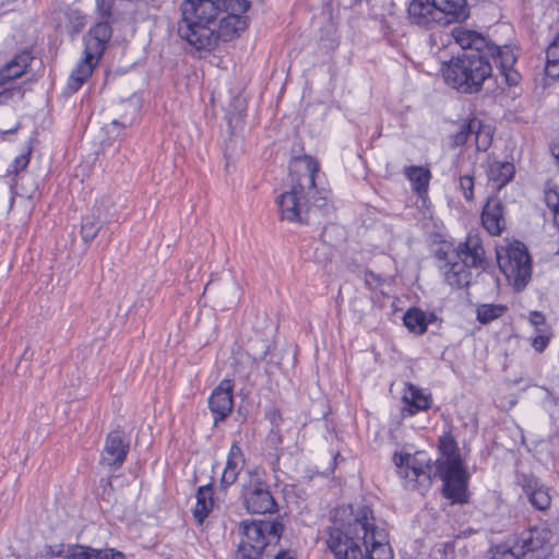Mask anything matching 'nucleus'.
Here are the masks:
<instances>
[{"label":"nucleus","instance_id":"1","mask_svg":"<svg viewBox=\"0 0 559 559\" xmlns=\"http://www.w3.org/2000/svg\"><path fill=\"white\" fill-rule=\"evenodd\" d=\"M326 545L335 559H393L384 523L367 504L336 508Z\"/></svg>","mask_w":559,"mask_h":559},{"label":"nucleus","instance_id":"2","mask_svg":"<svg viewBox=\"0 0 559 559\" xmlns=\"http://www.w3.org/2000/svg\"><path fill=\"white\" fill-rule=\"evenodd\" d=\"M440 457L435 463L431 474L430 460L424 451L414 454L407 452L394 453L393 462L397 474L405 479V486L419 491L427 490L431 479L438 477L443 481V495L452 502L466 501L467 474L464 469L457 444L450 433H444L439 440Z\"/></svg>","mask_w":559,"mask_h":559},{"label":"nucleus","instance_id":"3","mask_svg":"<svg viewBox=\"0 0 559 559\" xmlns=\"http://www.w3.org/2000/svg\"><path fill=\"white\" fill-rule=\"evenodd\" d=\"M290 189L276 199L281 219L308 224L310 222L312 200L313 206L328 209V192L319 191L316 187V175L319 164L310 156L294 158L289 164Z\"/></svg>","mask_w":559,"mask_h":559},{"label":"nucleus","instance_id":"4","mask_svg":"<svg viewBox=\"0 0 559 559\" xmlns=\"http://www.w3.org/2000/svg\"><path fill=\"white\" fill-rule=\"evenodd\" d=\"M179 36L197 49L214 47V26L222 8L214 0H186L180 5Z\"/></svg>","mask_w":559,"mask_h":559},{"label":"nucleus","instance_id":"5","mask_svg":"<svg viewBox=\"0 0 559 559\" xmlns=\"http://www.w3.org/2000/svg\"><path fill=\"white\" fill-rule=\"evenodd\" d=\"M485 249L477 235H468L455 250L449 253L440 266L444 281L455 288L468 286L472 278L471 267H481Z\"/></svg>","mask_w":559,"mask_h":559},{"label":"nucleus","instance_id":"6","mask_svg":"<svg viewBox=\"0 0 559 559\" xmlns=\"http://www.w3.org/2000/svg\"><path fill=\"white\" fill-rule=\"evenodd\" d=\"M452 34L461 48L476 50L479 59H484V63L490 70H492V68H497L498 70H513L516 56L510 46L489 44L486 41L485 37L477 32L463 27H455Z\"/></svg>","mask_w":559,"mask_h":559},{"label":"nucleus","instance_id":"7","mask_svg":"<svg viewBox=\"0 0 559 559\" xmlns=\"http://www.w3.org/2000/svg\"><path fill=\"white\" fill-rule=\"evenodd\" d=\"M242 538L234 559H261L267 546L275 545L283 532L280 523L252 521L242 523Z\"/></svg>","mask_w":559,"mask_h":559},{"label":"nucleus","instance_id":"8","mask_svg":"<svg viewBox=\"0 0 559 559\" xmlns=\"http://www.w3.org/2000/svg\"><path fill=\"white\" fill-rule=\"evenodd\" d=\"M222 15L217 19V24L214 26V46L218 39L231 40L239 36L240 32L247 27V21L241 15L249 9V1L247 0H228L226 5H223Z\"/></svg>","mask_w":559,"mask_h":559},{"label":"nucleus","instance_id":"9","mask_svg":"<svg viewBox=\"0 0 559 559\" xmlns=\"http://www.w3.org/2000/svg\"><path fill=\"white\" fill-rule=\"evenodd\" d=\"M524 245L515 241L497 251V261L508 282L516 290L524 289Z\"/></svg>","mask_w":559,"mask_h":559},{"label":"nucleus","instance_id":"10","mask_svg":"<svg viewBox=\"0 0 559 559\" xmlns=\"http://www.w3.org/2000/svg\"><path fill=\"white\" fill-rule=\"evenodd\" d=\"M243 503L248 512L255 514L273 513L277 509L274 497L266 484L254 479L243 487Z\"/></svg>","mask_w":559,"mask_h":559},{"label":"nucleus","instance_id":"11","mask_svg":"<svg viewBox=\"0 0 559 559\" xmlns=\"http://www.w3.org/2000/svg\"><path fill=\"white\" fill-rule=\"evenodd\" d=\"M111 37V28L107 23L96 24L85 38L83 63L94 70L100 59L106 44Z\"/></svg>","mask_w":559,"mask_h":559},{"label":"nucleus","instance_id":"12","mask_svg":"<svg viewBox=\"0 0 559 559\" xmlns=\"http://www.w3.org/2000/svg\"><path fill=\"white\" fill-rule=\"evenodd\" d=\"M233 381L224 379L212 392L209 399V407L214 415L215 423L223 420L230 414L233 409Z\"/></svg>","mask_w":559,"mask_h":559},{"label":"nucleus","instance_id":"13","mask_svg":"<svg viewBox=\"0 0 559 559\" xmlns=\"http://www.w3.org/2000/svg\"><path fill=\"white\" fill-rule=\"evenodd\" d=\"M128 451L129 441L124 439L123 432L114 430L107 436L102 454V464L118 468L124 462Z\"/></svg>","mask_w":559,"mask_h":559},{"label":"nucleus","instance_id":"14","mask_svg":"<svg viewBox=\"0 0 559 559\" xmlns=\"http://www.w3.org/2000/svg\"><path fill=\"white\" fill-rule=\"evenodd\" d=\"M551 531L546 526L530 530L526 537V559H545L551 549Z\"/></svg>","mask_w":559,"mask_h":559},{"label":"nucleus","instance_id":"15","mask_svg":"<svg viewBox=\"0 0 559 559\" xmlns=\"http://www.w3.org/2000/svg\"><path fill=\"white\" fill-rule=\"evenodd\" d=\"M447 85L460 93L478 92L488 75L484 72H441Z\"/></svg>","mask_w":559,"mask_h":559},{"label":"nucleus","instance_id":"16","mask_svg":"<svg viewBox=\"0 0 559 559\" xmlns=\"http://www.w3.org/2000/svg\"><path fill=\"white\" fill-rule=\"evenodd\" d=\"M481 224L491 236H499L506 226L501 201L496 197L488 198L483 212Z\"/></svg>","mask_w":559,"mask_h":559},{"label":"nucleus","instance_id":"17","mask_svg":"<svg viewBox=\"0 0 559 559\" xmlns=\"http://www.w3.org/2000/svg\"><path fill=\"white\" fill-rule=\"evenodd\" d=\"M407 13L411 22L418 26L431 27L435 23L440 24V13L431 0H412Z\"/></svg>","mask_w":559,"mask_h":559},{"label":"nucleus","instance_id":"18","mask_svg":"<svg viewBox=\"0 0 559 559\" xmlns=\"http://www.w3.org/2000/svg\"><path fill=\"white\" fill-rule=\"evenodd\" d=\"M485 171L488 182L491 185L492 189L500 190L513 179L515 175V167L513 163L510 162L489 159L485 167Z\"/></svg>","mask_w":559,"mask_h":559},{"label":"nucleus","instance_id":"19","mask_svg":"<svg viewBox=\"0 0 559 559\" xmlns=\"http://www.w3.org/2000/svg\"><path fill=\"white\" fill-rule=\"evenodd\" d=\"M440 13V24L461 22L468 16L466 0H431Z\"/></svg>","mask_w":559,"mask_h":559},{"label":"nucleus","instance_id":"20","mask_svg":"<svg viewBox=\"0 0 559 559\" xmlns=\"http://www.w3.org/2000/svg\"><path fill=\"white\" fill-rule=\"evenodd\" d=\"M530 324L534 329L531 346L535 352L543 353L552 338L551 326L546 322L545 316L537 311L530 314Z\"/></svg>","mask_w":559,"mask_h":559},{"label":"nucleus","instance_id":"21","mask_svg":"<svg viewBox=\"0 0 559 559\" xmlns=\"http://www.w3.org/2000/svg\"><path fill=\"white\" fill-rule=\"evenodd\" d=\"M67 559H124V554L114 548L97 549L84 545H69Z\"/></svg>","mask_w":559,"mask_h":559},{"label":"nucleus","instance_id":"22","mask_svg":"<svg viewBox=\"0 0 559 559\" xmlns=\"http://www.w3.org/2000/svg\"><path fill=\"white\" fill-rule=\"evenodd\" d=\"M245 456L237 443H233L227 456L226 465L222 474L221 486L227 488L235 484L239 473L243 468Z\"/></svg>","mask_w":559,"mask_h":559},{"label":"nucleus","instance_id":"23","mask_svg":"<svg viewBox=\"0 0 559 559\" xmlns=\"http://www.w3.org/2000/svg\"><path fill=\"white\" fill-rule=\"evenodd\" d=\"M402 412L413 416L420 411H426L430 406L429 395L424 394L418 388L412 383H407L402 395Z\"/></svg>","mask_w":559,"mask_h":559},{"label":"nucleus","instance_id":"24","mask_svg":"<svg viewBox=\"0 0 559 559\" xmlns=\"http://www.w3.org/2000/svg\"><path fill=\"white\" fill-rule=\"evenodd\" d=\"M216 501L213 498L211 486H201L197 491V503L193 508V516L201 525L209 514L214 510Z\"/></svg>","mask_w":559,"mask_h":559},{"label":"nucleus","instance_id":"25","mask_svg":"<svg viewBox=\"0 0 559 559\" xmlns=\"http://www.w3.org/2000/svg\"><path fill=\"white\" fill-rule=\"evenodd\" d=\"M467 130H472L475 135V144L478 151H487L492 142L493 128L490 124L483 123L479 119L468 120Z\"/></svg>","mask_w":559,"mask_h":559},{"label":"nucleus","instance_id":"26","mask_svg":"<svg viewBox=\"0 0 559 559\" xmlns=\"http://www.w3.org/2000/svg\"><path fill=\"white\" fill-rule=\"evenodd\" d=\"M41 66V60L36 58L31 49H24L10 60H4L3 64L0 67H2L3 70H11L13 68L26 70L27 68L39 69Z\"/></svg>","mask_w":559,"mask_h":559},{"label":"nucleus","instance_id":"27","mask_svg":"<svg viewBox=\"0 0 559 559\" xmlns=\"http://www.w3.org/2000/svg\"><path fill=\"white\" fill-rule=\"evenodd\" d=\"M405 326L415 334H424L427 330L428 317L426 312L418 308H412L404 314Z\"/></svg>","mask_w":559,"mask_h":559},{"label":"nucleus","instance_id":"28","mask_svg":"<svg viewBox=\"0 0 559 559\" xmlns=\"http://www.w3.org/2000/svg\"><path fill=\"white\" fill-rule=\"evenodd\" d=\"M405 175L417 193L421 194L427 191L431 178V174L428 169L418 166H411L405 169Z\"/></svg>","mask_w":559,"mask_h":559},{"label":"nucleus","instance_id":"29","mask_svg":"<svg viewBox=\"0 0 559 559\" xmlns=\"http://www.w3.org/2000/svg\"><path fill=\"white\" fill-rule=\"evenodd\" d=\"M97 216L92 214L91 216H86L83 221L81 227V236L86 242L93 240L96 237L102 227L104 221L103 218L106 216L100 207H97Z\"/></svg>","mask_w":559,"mask_h":559},{"label":"nucleus","instance_id":"30","mask_svg":"<svg viewBox=\"0 0 559 559\" xmlns=\"http://www.w3.org/2000/svg\"><path fill=\"white\" fill-rule=\"evenodd\" d=\"M123 106L126 107V109L129 110V114H126L121 118V121L116 119L112 120L110 123V129L108 130L109 132H114L115 129H117L119 126L126 128L133 122L134 118L136 117L140 110V99L139 97L133 95L127 102L123 103Z\"/></svg>","mask_w":559,"mask_h":559},{"label":"nucleus","instance_id":"31","mask_svg":"<svg viewBox=\"0 0 559 559\" xmlns=\"http://www.w3.org/2000/svg\"><path fill=\"white\" fill-rule=\"evenodd\" d=\"M507 308L503 305H493V304H483L479 305L476 309L477 320L487 324L491 321L502 317L506 312Z\"/></svg>","mask_w":559,"mask_h":559},{"label":"nucleus","instance_id":"32","mask_svg":"<svg viewBox=\"0 0 559 559\" xmlns=\"http://www.w3.org/2000/svg\"><path fill=\"white\" fill-rule=\"evenodd\" d=\"M431 559H454L455 558V542H440L437 543L430 550Z\"/></svg>","mask_w":559,"mask_h":559},{"label":"nucleus","instance_id":"33","mask_svg":"<svg viewBox=\"0 0 559 559\" xmlns=\"http://www.w3.org/2000/svg\"><path fill=\"white\" fill-rule=\"evenodd\" d=\"M530 501L535 509L543 511L549 508L551 498L546 488L539 487L532 491Z\"/></svg>","mask_w":559,"mask_h":559},{"label":"nucleus","instance_id":"34","mask_svg":"<svg viewBox=\"0 0 559 559\" xmlns=\"http://www.w3.org/2000/svg\"><path fill=\"white\" fill-rule=\"evenodd\" d=\"M92 72H72L67 82L66 93L71 95L91 78Z\"/></svg>","mask_w":559,"mask_h":559},{"label":"nucleus","instance_id":"35","mask_svg":"<svg viewBox=\"0 0 559 559\" xmlns=\"http://www.w3.org/2000/svg\"><path fill=\"white\" fill-rule=\"evenodd\" d=\"M460 189L467 201L474 199V178L469 175L460 177Z\"/></svg>","mask_w":559,"mask_h":559},{"label":"nucleus","instance_id":"36","mask_svg":"<svg viewBox=\"0 0 559 559\" xmlns=\"http://www.w3.org/2000/svg\"><path fill=\"white\" fill-rule=\"evenodd\" d=\"M545 202L551 212L559 209V190L555 187H547L545 189Z\"/></svg>","mask_w":559,"mask_h":559},{"label":"nucleus","instance_id":"37","mask_svg":"<svg viewBox=\"0 0 559 559\" xmlns=\"http://www.w3.org/2000/svg\"><path fill=\"white\" fill-rule=\"evenodd\" d=\"M468 121L461 124L460 130L452 136L453 146L464 145L468 136L472 135V130H467Z\"/></svg>","mask_w":559,"mask_h":559},{"label":"nucleus","instance_id":"38","mask_svg":"<svg viewBox=\"0 0 559 559\" xmlns=\"http://www.w3.org/2000/svg\"><path fill=\"white\" fill-rule=\"evenodd\" d=\"M24 72H16L15 75H5L4 72H0V95L13 90L14 80L20 78Z\"/></svg>","mask_w":559,"mask_h":559},{"label":"nucleus","instance_id":"39","mask_svg":"<svg viewBox=\"0 0 559 559\" xmlns=\"http://www.w3.org/2000/svg\"><path fill=\"white\" fill-rule=\"evenodd\" d=\"M490 559H518V556L507 546H499Z\"/></svg>","mask_w":559,"mask_h":559},{"label":"nucleus","instance_id":"40","mask_svg":"<svg viewBox=\"0 0 559 559\" xmlns=\"http://www.w3.org/2000/svg\"><path fill=\"white\" fill-rule=\"evenodd\" d=\"M29 154H31V152L28 151L26 154H22L21 156H17L14 159V162L12 164V168L15 174H17L21 170L26 168V166L28 165V162H29Z\"/></svg>","mask_w":559,"mask_h":559},{"label":"nucleus","instance_id":"41","mask_svg":"<svg viewBox=\"0 0 559 559\" xmlns=\"http://www.w3.org/2000/svg\"><path fill=\"white\" fill-rule=\"evenodd\" d=\"M237 104H238V114H230L227 118L228 120V124L231 126L233 121H235L236 126L238 124V122L240 121L241 119V111L243 109V102L241 99H236Z\"/></svg>","mask_w":559,"mask_h":559},{"label":"nucleus","instance_id":"42","mask_svg":"<svg viewBox=\"0 0 559 559\" xmlns=\"http://www.w3.org/2000/svg\"><path fill=\"white\" fill-rule=\"evenodd\" d=\"M456 70H473L471 66L465 64V61L463 59L457 58L456 63L454 64ZM474 70H479L478 67H476Z\"/></svg>","mask_w":559,"mask_h":559},{"label":"nucleus","instance_id":"43","mask_svg":"<svg viewBox=\"0 0 559 559\" xmlns=\"http://www.w3.org/2000/svg\"><path fill=\"white\" fill-rule=\"evenodd\" d=\"M71 13L73 14H76L78 16L75 17V25H74V28L75 29H80L81 27H83L84 25V19L83 16L79 15L76 11H71Z\"/></svg>","mask_w":559,"mask_h":559},{"label":"nucleus","instance_id":"44","mask_svg":"<svg viewBox=\"0 0 559 559\" xmlns=\"http://www.w3.org/2000/svg\"><path fill=\"white\" fill-rule=\"evenodd\" d=\"M274 559H294L293 557L288 556L286 552L281 551L278 552Z\"/></svg>","mask_w":559,"mask_h":559},{"label":"nucleus","instance_id":"45","mask_svg":"<svg viewBox=\"0 0 559 559\" xmlns=\"http://www.w3.org/2000/svg\"><path fill=\"white\" fill-rule=\"evenodd\" d=\"M525 259H526V281L528 280V269H530V262H531V258H530V254L526 252V255H525Z\"/></svg>","mask_w":559,"mask_h":559},{"label":"nucleus","instance_id":"46","mask_svg":"<svg viewBox=\"0 0 559 559\" xmlns=\"http://www.w3.org/2000/svg\"><path fill=\"white\" fill-rule=\"evenodd\" d=\"M472 533H473V531H472V530L464 531V532H462L460 535H457V537H462V536H463V537H467V536H469Z\"/></svg>","mask_w":559,"mask_h":559},{"label":"nucleus","instance_id":"47","mask_svg":"<svg viewBox=\"0 0 559 559\" xmlns=\"http://www.w3.org/2000/svg\"><path fill=\"white\" fill-rule=\"evenodd\" d=\"M17 128H19V124H16V126H15L14 128H12V129L4 130V131H3V133H11V132H14V131H16V130H17Z\"/></svg>","mask_w":559,"mask_h":559},{"label":"nucleus","instance_id":"48","mask_svg":"<svg viewBox=\"0 0 559 559\" xmlns=\"http://www.w3.org/2000/svg\"><path fill=\"white\" fill-rule=\"evenodd\" d=\"M214 1H215L216 3H218V4H219V7L222 8L223 5H226V2H227L228 0H214Z\"/></svg>","mask_w":559,"mask_h":559},{"label":"nucleus","instance_id":"49","mask_svg":"<svg viewBox=\"0 0 559 559\" xmlns=\"http://www.w3.org/2000/svg\"><path fill=\"white\" fill-rule=\"evenodd\" d=\"M277 417L280 418V415H278V414H276V413L274 412V413L272 414V418H271L272 423H275V420H276V418H277Z\"/></svg>","mask_w":559,"mask_h":559},{"label":"nucleus","instance_id":"50","mask_svg":"<svg viewBox=\"0 0 559 559\" xmlns=\"http://www.w3.org/2000/svg\"><path fill=\"white\" fill-rule=\"evenodd\" d=\"M265 355H266V352H263L262 354H260L255 358L263 359L265 357Z\"/></svg>","mask_w":559,"mask_h":559},{"label":"nucleus","instance_id":"51","mask_svg":"<svg viewBox=\"0 0 559 559\" xmlns=\"http://www.w3.org/2000/svg\"><path fill=\"white\" fill-rule=\"evenodd\" d=\"M501 74H503L506 76L507 81L509 80V72L502 71Z\"/></svg>","mask_w":559,"mask_h":559}]
</instances>
